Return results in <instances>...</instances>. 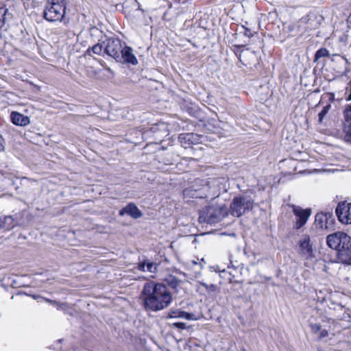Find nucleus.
<instances>
[{
  "mask_svg": "<svg viewBox=\"0 0 351 351\" xmlns=\"http://www.w3.org/2000/svg\"><path fill=\"white\" fill-rule=\"evenodd\" d=\"M141 298L144 308L154 312L166 308L173 300L172 295L166 285L154 281L145 283Z\"/></svg>",
  "mask_w": 351,
  "mask_h": 351,
  "instance_id": "obj_1",
  "label": "nucleus"
},
{
  "mask_svg": "<svg viewBox=\"0 0 351 351\" xmlns=\"http://www.w3.org/2000/svg\"><path fill=\"white\" fill-rule=\"evenodd\" d=\"M104 53L114 58L116 62L136 65L138 60L130 47L117 38H110L104 40Z\"/></svg>",
  "mask_w": 351,
  "mask_h": 351,
  "instance_id": "obj_2",
  "label": "nucleus"
},
{
  "mask_svg": "<svg viewBox=\"0 0 351 351\" xmlns=\"http://www.w3.org/2000/svg\"><path fill=\"white\" fill-rule=\"evenodd\" d=\"M228 215V208L223 204H215L206 206L199 212L200 223H216Z\"/></svg>",
  "mask_w": 351,
  "mask_h": 351,
  "instance_id": "obj_3",
  "label": "nucleus"
},
{
  "mask_svg": "<svg viewBox=\"0 0 351 351\" xmlns=\"http://www.w3.org/2000/svg\"><path fill=\"white\" fill-rule=\"evenodd\" d=\"M66 12L65 0H49L45 5L44 17L49 21H61Z\"/></svg>",
  "mask_w": 351,
  "mask_h": 351,
  "instance_id": "obj_4",
  "label": "nucleus"
},
{
  "mask_svg": "<svg viewBox=\"0 0 351 351\" xmlns=\"http://www.w3.org/2000/svg\"><path fill=\"white\" fill-rule=\"evenodd\" d=\"M326 243L329 247L337 252L340 261L341 252L347 250L351 243V237L343 232L338 231L327 236Z\"/></svg>",
  "mask_w": 351,
  "mask_h": 351,
  "instance_id": "obj_5",
  "label": "nucleus"
},
{
  "mask_svg": "<svg viewBox=\"0 0 351 351\" xmlns=\"http://www.w3.org/2000/svg\"><path fill=\"white\" fill-rule=\"evenodd\" d=\"M254 202L251 197L241 195L234 197L228 211L232 216L240 217L247 211L252 210Z\"/></svg>",
  "mask_w": 351,
  "mask_h": 351,
  "instance_id": "obj_6",
  "label": "nucleus"
},
{
  "mask_svg": "<svg viewBox=\"0 0 351 351\" xmlns=\"http://www.w3.org/2000/svg\"><path fill=\"white\" fill-rule=\"evenodd\" d=\"M299 254L307 260L315 258L313 245L308 235H302L299 240Z\"/></svg>",
  "mask_w": 351,
  "mask_h": 351,
  "instance_id": "obj_7",
  "label": "nucleus"
},
{
  "mask_svg": "<svg viewBox=\"0 0 351 351\" xmlns=\"http://www.w3.org/2000/svg\"><path fill=\"white\" fill-rule=\"evenodd\" d=\"M339 221L343 224H351V203L342 202L336 208Z\"/></svg>",
  "mask_w": 351,
  "mask_h": 351,
  "instance_id": "obj_8",
  "label": "nucleus"
},
{
  "mask_svg": "<svg viewBox=\"0 0 351 351\" xmlns=\"http://www.w3.org/2000/svg\"><path fill=\"white\" fill-rule=\"evenodd\" d=\"M293 213L296 217L295 227L296 229L302 228L307 221L309 218L311 211V209H303L301 207L295 205H291Z\"/></svg>",
  "mask_w": 351,
  "mask_h": 351,
  "instance_id": "obj_9",
  "label": "nucleus"
},
{
  "mask_svg": "<svg viewBox=\"0 0 351 351\" xmlns=\"http://www.w3.org/2000/svg\"><path fill=\"white\" fill-rule=\"evenodd\" d=\"M343 131L346 133V138L348 141L351 142V104L345 106L343 110Z\"/></svg>",
  "mask_w": 351,
  "mask_h": 351,
  "instance_id": "obj_10",
  "label": "nucleus"
},
{
  "mask_svg": "<svg viewBox=\"0 0 351 351\" xmlns=\"http://www.w3.org/2000/svg\"><path fill=\"white\" fill-rule=\"evenodd\" d=\"M333 215L330 212L319 213L315 215V224L319 228H328V225L332 221Z\"/></svg>",
  "mask_w": 351,
  "mask_h": 351,
  "instance_id": "obj_11",
  "label": "nucleus"
},
{
  "mask_svg": "<svg viewBox=\"0 0 351 351\" xmlns=\"http://www.w3.org/2000/svg\"><path fill=\"white\" fill-rule=\"evenodd\" d=\"M124 214H127L134 219H138L142 217V212L137 208V206L132 203L128 204L125 207L122 208L119 211L120 215H123Z\"/></svg>",
  "mask_w": 351,
  "mask_h": 351,
  "instance_id": "obj_12",
  "label": "nucleus"
},
{
  "mask_svg": "<svg viewBox=\"0 0 351 351\" xmlns=\"http://www.w3.org/2000/svg\"><path fill=\"white\" fill-rule=\"evenodd\" d=\"M12 122L16 125L25 126L29 124L30 121L27 116L18 112H12L10 114Z\"/></svg>",
  "mask_w": 351,
  "mask_h": 351,
  "instance_id": "obj_13",
  "label": "nucleus"
},
{
  "mask_svg": "<svg viewBox=\"0 0 351 351\" xmlns=\"http://www.w3.org/2000/svg\"><path fill=\"white\" fill-rule=\"evenodd\" d=\"M168 317L169 318H183L187 320H195L197 318L192 313H189L180 310L170 311Z\"/></svg>",
  "mask_w": 351,
  "mask_h": 351,
  "instance_id": "obj_14",
  "label": "nucleus"
},
{
  "mask_svg": "<svg viewBox=\"0 0 351 351\" xmlns=\"http://www.w3.org/2000/svg\"><path fill=\"white\" fill-rule=\"evenodd\" d=\"M18 222L12 215L3 216V221L0 222V228H4L7 230H10L16 226Z\"/></svg>",
  "mask_w": 351,
  "mask_h": 351,
  "instance_id": "obj_15",
  "label": "nucleus"
},
{
  "mask_svg": "<svg viewBox=\"0 0 351 351\" xmlns=\"http://www.w3.org/2000/svg\"><path fill=\"white\" fill-rule=\"evenodd\" d=\"M204 288L205 291L208 293H215L217 290V286L214 284L208 285L204 282H199L197 287V291L203 294Z\"/></svg>",
  "mask_w": 351,
  "mask_h": 351,
  "instance_id": "obj_16",
  "label": "nucleus"
},
{
  "mask_svg": "<svg viewBox=\"0 0 351 351\" xmlns=\"http://www.w3.org/2000/svg\"><path fill=\"white\" fill-rule=\"evenodd\" d=\"M310 21L309 16H306L302 18H301L297 23L290 25L289 27V29L290 31H293L295 29L298 30H301L302 26L303 25H308V22Z\"/></svg>",
  "mask_w": 351,
  "mask_h": 351,
  "instance_id": "obj_17",
  "label": "nucleus"
},
{
  "mask_svg": "<svg viewBox=\"0 0 351 351\" xmlns=\"http://www.w3.org/2000/svg\"><path fill=\"white\" fill-rule=\"evenodd\" d=\"M341 262L351 265V243L347 250H344L341 254Z\"/></svg>",
  "mask_w": 351,
  "mask_h": 351,
  "instance_id": "obj_18",
  "label": "nucleus"
},
{
  "mask_svg": "<svg viewBox=\"0 0 351 351\" xmlns=\"http://www.w3.org/2000/svg\"><path fill=\"white\" fill-rule=\"evenodd\" d=\"M165 281L167 284L173 289H176L178 286H179L180 281L173 275H168Z\"/></svg>",
  "mask_w": 351,
  "mask_h": 351,
  "instance_id": "obj_19",
  "label": "nucleus"
},
{
  "mask_svg": "<svg viewBox=\"0 0 351 351\" xmlns=\"http://www.w3.org/2000/svg\"><path fill=\"white\" fill-rule=\"evenodd\" d=\"M93 52L97 55H104V40L101 43H97L91 48Z\"/></svg>",
  "mask_w": 351,
  "mask_h": 351,
  "instance_id": "obj_20",
  "label": "nucleus"
},
{
  "mask_svg": "<svg viewBox=\"0 0 351 351\" xmlns=\"http://www.w3.org/2000/svg\"><path fill=\"white\" fill-rule=\"evenodd\" d=\"M178 140L180 141V143H181V145L184 147L185 148H186V146L187 145H189V141H190V139H189V133H183V134H180L178 136Z\"/></svg>",
  "mask_w": 351,
  "mask_h": 351,
  "instance_id": "obj_21",
  "label": "nucleus"
},
{
  "mask_svg": "<svg viewBox=\"0 0 351 351\" xmlns=\"http://www.w3.org/2000/svg\"><path fill=\"white\" fill-rule=\"evenodd\" d=\"M330 56L329 51L326 48H321L317 50L315 55V61L323 57H328Z\"/></svg>",
  "mask_w": 351,
  "mask_h": 351,
  "instance_id": "obj_22",
  "label": "nucleus"
},
{
  "mask_svg": "<svg viewBox=\"0 0 351 351\" xmlns=\"http://www.w3.org/2000/svg\"><path fill=\"white\" fill-rule=\"evenodd\" d=\"M331 108L330 104H327L326 106L324 107V108L322 110V111L319 113L318 117V121L319 123H322L323 122L324 119L325 118L326 115L328 114L329 110Z\"/></svg>",
  "mask_w": 351,
  "mask_h": 351,
  "instance_id": "obj_23",
  "label": "nucleus"
},
{
  "mask_svg": "<svg viewBox=\"0 0 351 351\" xmlns=\"http://www.w3.org/2000/svg\"><path fill=\"white\" fill-rule=\"evenodd\" d=\"M8 12V9L5 7L0 8V29L3 26L5 21V15Z\"/></svg>",
  "mask_w": 351,
  "mask_h": 351,
  "instance_id": "obj_24",
  "label": "nucleus"
},
{
  "mask_svg": "<svg viewBox=\"0 0 351 351\" xmlns=\"http://www.w3.org/2000/svg\"><path fill=\"white\" fill-rule=\"evenodd\" d=\"M189 144H197L200 142V136L194 133H189Z\"/></svg>",
  "mask_w": 351,
  "mask_h": 351,
  "instance_id": "obj_25",
  "label": "nucleus"
},
{
  "mask_svg": "<svg viewBox=\"0 0 351 351\" xmlns=\"http://www.w3.org/2000/svg\"><path fill=\"white\" fill-rule=\"evenodd\" d=\"M157 270V265L153 262H146V271L155 273Z\"/></svg>",
  "mask_w": 351,
  "mask_h": 351,
  "instance_id": "obj_26",
  "label": "nucleus"
},
{
  "mask_svg": "<svg viewBox=\"0 0 351 351\" xmlns=\"http://www.w3.org/2000/svg\"><path fill=\"white\" fill-rule=\"evenodd\" d=\"M311 328L313 333H317L321 330L322 326L319 324H313L311 325Z\"/></svg>",
  "mask_w": 351,
  "mask_h": 351,
  "instance_id": "obj_27",
  "label": "nucleus"
},
{
  "mask_svg": "<svg viewBox=\"0 0 351 351\" xmlns=\"http://www.w3.org/2000/svg\"><path fill=\"white\" fill-rule=\"evenodd\" d=\"M173 327L184 330L186 328V324L184 322H175L172 324Z\"/></svg>",
  "mask_w": 351,
  "mask_h": 351,
  "instance_id": "obj_28",
  "label": "nucleus"
},
{
  "mask_svg": "<svg viewBox=\"0 0 351 351\" xmlns=\"http://www.w3.org/2000/svg\"><path fill=\"white\" fill-rule=\"evenodd\" d=\"M328 335V332L325 329H321V330L319 331V339H322L324 337H326Z\"/></svg>",
  "mask_w": 351,
  "mask_h": 351,
  "instance_id": "obj_29",
  "label": "nucleus"
},
{
  "mask_svg": "<svg viewBox=\"0 0 351 351\" xmlns=\"http://www.w3.org/2000/svg\"><path fill=\"white\" fill-rule=\"evenodd\" d=\"M145 267H146V262L145 261L140 263L138 266V269L142 271H146Z\"/></svg>",
  "mask_w": 351,
  "mask_h": 351,
  "instance_id": "obj_30",
  "label": "nucleus"
},
{
  "mask_svg": "<svg viewBox=\"0 0 351 351\" xmlns=\"http://www.w3.org/2000/svg\"><path fill=\"white\" fill-rule=\"evenodd\" d=\"M104 69L108 71L109 73H110L111 74H113V71L108 66H107L106 65L104 66Z\"/></svg>",
  "mask_w": 351,
  "mask_h": 351,
  "instance_id": "obj_31",
  "label": "nucleus"
},
{
  "mask_svg": "<svg viewBox=\"0 0 351 351\" xmlns=\"http://www.w3.org/2000/svg\"><path fill=\"white\" fill-rule=\"evenodd\" d=\"M87 73H88V75L89 76H93V75L97 74V73L95 71H93V72L92 71H89L88 69H87Z\"/></svg>",
  "mask_w": 351,
  "mask_h": 351,
  "instance_id": "obj_32",
  "label": "nucleus"
},
{
  "mask_svg": "<svg viewBox=\"0 0 351 351\" xmlns=\"http://www.w3.org/2000/svg\"><path fill=\"white\" fill-rule=\"evenodd\" d=\"M245 34L247 35L248 36H250L251 35V32L248 29H246Z\"/></svg>",
  "mask_w": 351,
  "mask_h": 351,
  "instance_id": "obj_33",
  "label": "nucleus"
},
{
  "mask_svg": "<svg viewBox=\"0 0 351 351\" xmlns=\"http://www.w3.org/2000/svg\"><path fill=\"white\" fill-rule=\"evenodd\" d=\"M304 29L305 30H308V29H311V27H309V26H306V27H304Z\"/></svg>",
  "mask_w": 351,
  "mask_h": 351,
  "instance_id": "obj_34",
  "label": "nucleus"
},
{
  "mask_svg": "<svg viewBox=\"0 0 351 351\" xmlns=\"http://www.w3.org/2000/svg\"><path fill=\"white\" fill-rule=\"evenodd\" d=\"M3 221V217H0V222Z\"/></svg>",
  "mask_w": 351,
  "mask_h": 351,
  "instance_id": "obj_35",
  "label": "nucleus"
},
{
  "mask_svg": "<svg viewBox=\"0 0 351 351\" xmlns=\"http://www.w3.org/2000/svg\"><path fill=\"white\" fill-rule=\"evenodd\" d=\"M241 351H247L245 348H242Z\"/></svg>",
  "mask_w": 351,
  "mask_h": 351,
  "instance_id": "obj_36",
  "label": "nucleus"
},
{
  "mask_svg": "<svg viewBox=\"0 0 351 351\" xmlns=\"http://www.w3.org/2000/svg\"><path fill=\"white\" fill-rule=\"evenodd\" d=\"M318 351H322L321 350H318Z\"/></svg>",
  "mask_w": 351,
  "mask_h": 351,
  "instance_id": "obj_37",
  "label": "nucleus"
}]
</instances>
